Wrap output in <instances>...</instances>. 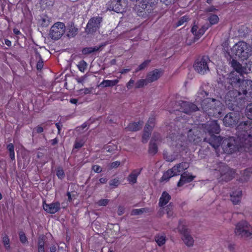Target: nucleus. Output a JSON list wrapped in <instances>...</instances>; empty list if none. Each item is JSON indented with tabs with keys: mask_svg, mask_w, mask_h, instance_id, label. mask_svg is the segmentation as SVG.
Here are the masks:
<instances>
[{
	"mask_svg": "<svg viewBox=\"0 0 252 252\" xmlns=\"http://www.w3.org/2000/svg\"><path fill=\"white\" fill-rule=\"evenodd\" d=\"M198 95L196 98V102L201 101V109L207 113L209 116L219 117L223 110V105L219 100L214 98H206L202 100V97L199 95H207V94L204 91L198 93Z\"/></svg>",
	"mask_w": 252,
	"mask_h": 252,
	"instance_id": "nucleus-1",
	"label": "nucleus"
},
{
	"mask_svg": "<svg viewBox=\"0 0 252 252\" xmlns=\"http://www.w3.org/2000/svg\"><path fill=\"white\" fill-rule=\"evenodd\" d=\"M184 131L183 128H178V130L175 128L171 130L167 137L168 145L177 153L185 151L189 147V142L186 141V137L183 134Z\"/></svg>",
	"mask_w": 252,
	"mask_h": 252,
	"instance_id": "nucleus-2",
	"label": "nucleus"
},
{
	"mask_svg": "<svg viewBox=\"0 0 252 252\" xmlns=\"http://www.w3.org/2000/svg\"><path fill=\"white\" fill-rule=\"evenodd\" d=\"M237 138L243 146L250 143L252 139V121L248 120L243 121L238 125L236 128Z\"/></svg>",
	"mask_w": 252,
	"mask_h": 252,
	"instance_id": "nucleus-3",
	"label": "nucleus"
},
{
	"mask_svg": "<svg viewBox=\"0 0 252 252\" xmlns=\"http://www.w3.org/2000/svg\"><path fill=\"white\" fill-rule=\"evenodd\" d=\"M239 90H233L228 91L224 97V101L226 106L231 110L238 112L240 108L241 101L239 100L243 99Z\"/></svg>",
	"mask_w": 252,
	"mask_h": 252,
	"instance_id": "nucleus-4",
	"label": "nucleus"
},
{
	"mask_svg": "<svg viewBox=\"0 0 252 252\" xmlns=\"http://www.w3.org/2000/svg\"><path fill=\"white\" fill-rule=\"evenodd\" d=\"M234 55L242 60H247L252 55V48L246 42L240 41L236 43L232 48Z\"/></svg>",
	"mask_w": 252,
	"mask_h": 252,
	"instance_id": "nucleus-5",
	"label": "nucleus"
},
{
	"mask_svg": "<svg viewBox=\"0 0 252 252\" xmlns=\"http://www.w3.org/2000/svg\"><path fill=\"white\" fill-rule=\"evenodd\" d=\"M221 146L223 152L228 154L236 152L239 149V147L246 148V146H243L240 142L239 143L233 137L224 139L221 143Z\"/></svg>",
	"mask_w": 252,
	"mask_h": 252,
	"instance_id": "nucleus-6",
	"label": "nucleus"
},
{
	"mask_svg": "<svg viewBox=\"0 0 252 252\" xmlns=\"http://www.w3.org/2000/svg\"><path fill=\"white\" fill-rule=\"evenodd\" d=\"M234 233L240 237L252 238V227L248 222L242 220L236 224Z\"/></svg>",
	"mask_w": 252,
	"mask_h": 252,
	"instance_id": "nucleus-7",
	"label": "nucleus"
},
{
	"mask_svg": "<svg viewBox=\"0 0 252 252\" xmlns=\"http://www.w3.org/2000/svg\"><path fill=\"white\" fill-rule=\"evenodd\" d=\"M241 76H243V74H238L237 72L235 71H231L228 74L226 81L230 85L228 86L229 89H241L242 82L245 80L244 79L241 78Z\"/></svg>",
	"mask_w": 252,
	"mask_h": 252,
	"instance_id": "nucleus-8",
	"label": "nucleus"
},
{
	"mask_svg": "<svg viewBox=\"0 0 252 252\" xmlns=\"http://www.w3.org/2000/svg\"><path fill=\"white\" fill-rule=\"evenodd\" d=\"M66 27L65 24L61 22L55 23L50 28L49 36L54 40L60 39L65 33Z\"/></svg>",
	"mask_w": 252,
	"mask_h": 252,
	"instance_id": "nucleus-9",
	"label": "nucleus"
},
{
	"mask_svg": "<svg viewBox=\"0 0 252 252\" xmlns=\"http://www.w3.org/2000/svg\"><path fill=\"white\" fill-rule=\"evenodd\" d=\"M210 62V60L207 56L197 59L193 64L194 70L200 74L203 75L207 73L209 71L208 63Z\"/></svg>",
	"mask_w": 252,
	"mask_h": 252,
	"instance_id": "nucleus-10",
	"label": "nucleus"
},
{
	"mask_svg": "<svg viewBox=\"0 0 252 252\" xmlns=\"http://www.w3.org/2000/svg\"><path fill=\"white\" fill-rule=\"evenodd\" d=\"M198 110L199 108L196 105L191 102L180 100L176 102L173 111H179L189 114Z\"/></svg>",
	"mask_w": 252,
	"mask_h": 252,
	"instance_id": "nucleus-11",
	"label": "nucleus"
},
{
	"mask_svg": "<svg viewBox=\"0 0 252 252\" xmlns=\"http://www.w3.org/2000/svg\"><path fill=\"white\" fill-rule=\"evenodd\" d=\"M158 1V0H142L138 5H136L135 9L139 15H142V13L144 11L149 13L156 7Z\"/></svg>",
	"mask_w": 252,
	"mask_h": 252,
	"instance_id": "nucleus-12",
	"label": "nucleus"
},
{
	"mask_svg": "<svg viewBox=\"0 0 252 252\" xmlns=\"http://www.w3.org/2000/svg\"><path fill=\"white\" fill-rule=\"evenodd\" d=\"M219 171L220 173V180L225 182L231 180L234 177L235 171L223 163H220Z\"/></svg>",
	"mask_w": 252,
	"mask_h": 252,
	"instance_id": "nucleus-13",
	"label": "nucleus"
},
{
	"mask_svg": "<svg viewBox=\"0 0 252 252\" xmlns=\"http://www.w3.org/2000/svg\"><path fill=\"white\" fill-rule=\"evenodd\" d=\"M239 90L242 95L241 98L246 100L252 99V81L250 80L243 81L241 89Z\"/></svg>",
	"mask_w": 252,
	"mask_h": 252,
	"instance_id": "nucleus-14",
	"label": "nucleus"
},
{
	"mask_svg": "<svg viewBox=\"0 0 252 252\" xmlns=\"http://www.w3.org/2000/svg\"><path fill=\"white\" fill-rule=\"evenodd\" d=\"M102 18L99 16L94 17L89 21L86 28V32L87 33H91L95 32L100 27Z\"/></svg>",
	"mask_w": 252,
	"mask_h": 252,
	"instance_id": "nucleus-15",
	"label": "nucleus"
},
{
	"mask_svg": "<svg viewBox=\"0 0 252 252\" xmlns=\"http://www.w3.org/2000/svg\"><path fill=\"white\" fill-rule=\"evenodd\" d=\"M179 229L183 234L182 239L184 243L188 247L192 246L194 243V240L186 227L183 225H180Z\"/></svg>",
	"mask_w": 252,
	"mask_h": 252,
	"instance_id": "nucleus-16",
	"label": "nucleus"
},
{
	"mask_svg": "<svg viewBox=\"0 0 252 252\" xmlns=\"http://www.w3.org/2000/svg\"><path fill=\"white\" fill-rule=\"evenodd\" d=\"M184 130H186V131L188 132V140H186V141H188L189 142V146L190 144L193 143L195 144H198L200 141V137L198 135L197 130L195 128H191L189 130L186 128V129H184Z\"/></svg>",
	"mask_w": 252,
	"mask_h": 252,
	"instance_id": "nucleus-17",
	"label": "nucleus"
},
{
	"mask_svg": "<svg viewBox=\"0 0 252 252\" xmlns=\"http://www.w3.org/2000/svg\"><path fill=\"white\" fill-rule=\"evenodd\" d=\"M205 128L207 131L208 135L214 134H219L220 129L217 121H212L208 122Z\"/></svg>",
	"mask_w": 252,
	"mask_h": 252,
	"instance_id": "nucleus-18",
	"label": "nucleus"
},
{
	"mask_svg": "<svg viewBox=\"0 0 252 252\" xmlns=\"http://www.w3.org/2000/svg\"><path fill=\"white\" fill-rule=\"evenodd\" d=\"M221 140L222 139L220 136H216L215 134L208 135L204 139V141L208 142L215 149L220 146Z\"/></svg>",
	"mask_w": 252,
	"mask_h": 252,
	"instance_id": "nucleus-19",
	"label": "nucleus"
},
{
	"mask_svg": "<svg viewBox=\"0 0 252 252\" xmlns=\"http://www.w3.org/2000/svg\"><path fill=\"white\" fill-rule=\"evenodd\" d=\"M238 119L237 112H230L224 117L223 122L225 126H229L235 125L238 122Z\"/></svg>",
	"mask_w": 252,
	"mask_h": 252,
	"instance_id": "nucleus-20",
	"label": "nucleus"
},
{
	"mask_svg": "<svg viewBox=\"0 0 252 252\" xmlns=\"http://www.w3.org/2000/svg\"><path fill=\"white\" fill-rule=\"evenodd\" d=\"M44 210L48 213L55 214L59 211L60 209V204L58 202H53L50 204H43Z\"/></svg>",
	"mask_w": 252,
	"mask_h": 252,
	"instance_id": "nucleus-21",
	"label": "nucleus"
},
{
	"mask_svg": "<svg viewBox=\"0 0 252 252\" xmlns=\"http://www.w3.org/2000/svg\"><path fill=\"white\" fill-rule=\"evenodd\" d=\"M229 64L234 69L233 71L237 72L238 74H243L246 73V68L243 67L242 64L234 59L230 61Z\"/></svg>",
	"mask_w": 252,
	"mask_h": 252,
	"instance_id": "nucleus-22",
	"label": "nucleus"
},
{
	"mask_svg": "<svg viewBox=\"0 0 252 252\" xmlns=\"http://www.w3.org/2000/svg\"><path fill=\"white\" fill-rule=\"evenodd\" d=\"M162 72L158 69H156L153 71L149 72L147 76L146 79L149 83L157 80L161 75Z\"/></svg>",
	"mask_w": 252,
	"mask_h": 252,
	"instance_id": "nucleus-23",
	"label": "nucleus"
},
{
	"mask_svg": "<svg viewBox=\"0 0 252 252\" xmlns=\"http://www.w3.org/2000/svg\"><path fill=\"white\" fill-rule=\"evenodd\" d=\"M107 43H104L101 44L98 46H95L94 47H86L84 48L82 50V53L83 55H88L92 53L99 51L101 50V48L105 46Z\"/></svg>",
	"mask_w": 252,
	"mask_h": 252,
	"instance_id": "nucleus-24",
	"label": "nucleus"
},
{
	"mask_svg": "<svg viewBox=\"0 0 252 252\" xmlns=\"http://www.w3.org/2000/svg\"><path fill=\"white\" fill-rule=\"evenodd\" d=\"M193 179V176H189L186 172H184L181 175L180 180L178 182L177 186L181 187L185 183L190 182Z\"/></svg>",
	"mask_w": 252,
	"mask_h": 252,
	"instance_id": "nucleus-25",
	"label": "nucleus"
},
{
	"mask_svg": "<svg viewBox=\"0 0 252 252\" xmlns=\"http://www.w3.org/2000/svg\"><path fill=\"white\" fill-rule=\"evenodd\" d=\"M242 195V191L240 189H238L230 195L231 200L234 204H238L241 199Z\"/></svg>",
	"mask_w": 252,
	"mask_h": 252,
	"instance_id": "nucleus-26",
	"label": "nucleus"
},
{
	"mask_svg": "<svg viewBox=\"0 0 252 252\" xmlns=\"http://www.w3.org/2000/svg\"><path fill=\"white\" fill-rule=\"evenodd\" d=\"M112 3L113 4L112 10L117 13L123 12L124 6L122 4L121 0H113Z\"/></svg>",
	"mask_w": 252,
	"mask_h": 252,
	"instance_id": "nucleus-27",
	"label": "nucleus"
},
{
	"mask_svg": "<svg viewBox=\"0 0 252 252\" xmlns=\"http://www.w3.org/2000/svg\"><path fill=\"white\" fill-rule=\"evenodd\" d=\"M171 199L170 195L166 191H163L159 198L158 205L162 207L167 204Z\"/></svg>",
	"mask_w": 252,
	"mask_h": 252,
	"instance_id": "nucleus-28",
	"label": "nucleus"
},
{
	"mask_svg": "<svg viewBox=\"0 0 252 252\" xmlns=\"http://www.w3.org/2000/svg\"><path fill=\"white\" fill-rule=\"evenodd\" d=\"M189 167V165L187 162H182L175 165L173 167V170L177 172V174L179 175L180 173L184 170L187 169Z\"/></svg>",
	"mask_w": 252,
	"mask_h": 252,
	"instance_id": "nucleus-29",
	"label": "nucleus"
},
{
	"mask_svg": "<svg viewBox=\"0 0 252 252\" xmlns=\"http://www.w3.org/2000/svg\"><path fill=\"white\" fill-rule=\"evenodd\" d=\"M142 125L143 123L140 122L137 123H130L128 125V126L126 127V129L128 131H137L141 128Z\"/></svg>",
	"mask_w": 252,
	"mask_h": 252,
	"instance_id": "nucleus-30",
	"label": "nucleus"
},
{
	"mask_svg": "<svg viewBox=\"0 0 252 252\" xmlns=\"http://www.w3.org/2000/svg\"><path fill=\"white\" fill-rule=\"evenodd\" d=\"M141 170H135L133 171L128 177V181L132 184L135 183L136 182L137 178Z\"/></svg>",
	"mask_w": 252,
	"mask_h": 252,
	"instance_id": "nucleus-31",
	"label": "nucleus"
},
{
	"mask_svg": "<svg viewBox=\"0 0 252 252\" xmlns=\"http://www.w3.org/2000/svg\"><path fill=\"white\" fill-rule=\"evenodd\" d=\"M151 127H152L151 126ZM152 130V128H149L147 126L145 127L144 133L142 135V141L143 143H145L148 141Z\"/></svg>",
	"mask_w": 252,
	"mask_h": 252,
	"instance_id": "nucleus-32",
	"label": "nucleus"
},
{
	"mask_svg": "<svg viewBox=\"0 0 252 252\" xmlns=\"http://www.w3.org/2000/svg\"><path fill=\"white\" fill-rule=\"evenodd\" d=\"M176 175H177V172H176L175 170H173V168H172L164 173L161 179L163 181L168 180L171 177Z\"/></svg>",
	"mask_w": 252,
	"mask_h": 252,
	"instance_id": "nucleus-33",
	"label": "nucleus"
},
{
	"mask_svg": "<svg viewBox=\"0 0 252 252\" xmlns=\"http://www.w3.org/2000/svg\"><path fill=\"white\" fill-rule=\"evenodd\" d=\"M155 239L159 246H161L165 243L166 236L164 234L157 235Z\"/></svg>",
	"mask_w": 252,
	"mask_h": 252,
	"instance_id": "nucleus-34",
	"label": "nucleus"
},
{
	"mask_svg": "<svg viewBox=\"0 0 252 252\" xmlns=\"http://www.w3.org/2000/svg\"><path fill=\"white\" fill-rule=\"evenodd\" d=\"M149 152L151 154L155 155L158 152L157 143L153 141H150L149 144Z\"/></svg>",
	"mask_w": 252,
	"mask_h": 252,
	"instance_id": "nucleus-35",
	"label": "nucleus"
},
{
	"mask_svg": "<svg viewBox=\"0 0 252 252\" xmlns=\"http://www.w3.org/2000/svg\"><path fill=\"white\" fill-rule=\"evenodd\" d=\"M6 149L8 150L10 158L12 160H15L14 147L12 143H9L7 145Z\"/></svg>",
	"mask_w": 252,
	"mask_h": 252,
	"instance_id": "nucleus-36",
	"label": "nucleus"
},
{
	"mask_svg": "<svg viewBox=\"0 0 252 252\" xmlns=\"http://www.w3.org/2000/svg\"><path fill=\"white\" fill-rule=\"evenodd\" d=\"M35 52L36 57L39 59L37 63L36 68L37 70H41L43 67V61L39 53L37 50Z\"/></svg>",
	"mask_w": 252,
	"mask_h": 252,
	"instance_id": "nucleus-37",
	"label": "nucleus"
},
{
	"mask_svg": "<svg viewBox=\"0 0 252 252\" xmlns=\"http://www.w3.org/2000/svg\"><path fill=\"white\" fill-rule=\"evenodd\" d=\"M148 84L149 82H148L146 78L145 79H140L135 83V88L136 89L142 88L147 85Z\"/></svg>",
	"mask_w": 252,
	"mask_h": 252,
	"instance_id": "nucleus-38",
	"label": "nucleus"
},
{
	"mask_svg": "<svg viewBox=\"0 0 252 252\" xmlns=\"http://www.w3.org/2000/svg\"><path fill=\"white\" fill-rule=\"evenodd\" d=\"M208 20L209 21L210 25L211 26L217 24L219 22V18L217 15L211 14L208 17Z\"/></svg>",
	"mask_w": 252,
	"mask_h": 252,
	"instance_id": "nucleus-39",
	"label": "nucleus"
},
{
	"mask_svg": "<svg viewBox=\"0 0 252 252\" xmlns=\"http://www.w3.org/2000/svg\"><path fill=\"white\" fill-rule=\"evenodd\" d=\"M68 33H67V36L69 37H74L75 36L77 33V29L75 28L73 26H71L68 28Z\"/></svg>",
	"mask_w": 252,
	"mask_h": 252,
	"instance_id": "nucleus-40",
	"label": "nucleus"
},
{
	"mask_svg": "<svg viewBox=\"0 0 252 252\" xmlns=\"http://www.w3.org/2000/svg\"><path fill=\"white\" fill-rule=\"evenodd\" d=\"M246 113L248 118L252 120V103L248 104L246 109Z\"/></svg>",
	"mask_w": 252,
	"mask_h": 252,
	"instance_id": "nucleus-41",
	"label": "nucleus"
},
{
	"mask_svg": "<svg viewBox=\"0 0 252 252\" xmlns=\"http://www.w3.org/2000/svg\"><path fill=\"white\" fill-rule=\"evenodd\" d=\"M77 66L80 71L84 72L85 70L87 68V63L85 61L81 60L78 63Z\"/></svg>",
	"mask_w": 252,
	"mask_h": 252,
	"instance_id": "nucleus-42",
	"label": "nucleus"
},
{
	"mask_svg": "<svg viewBox=\"0 0 252 252\" xmlns=\"http://www.w3.org/2000/svg\"><path fill=\"white\" fill-rule=\"evenodd\" d=\"M147 209L141 208V209H135L131 211V215H141L145 212H146Z\"/></svg>",
	"mask_w": 252,
	"mask_h": 252,
	"instance_id": "nucleus-43",
	"label": "nucleus"
},
{
	"mask_svg": "<svg viewBox=\"0 0 252 252\" xmlns=\"http://www.w3.org/2000/svg\"><path fill=\"white\" fill-rule=\"evenodd\" d=\"M163 156L166 161L172 162L176 159V157L174 155H169L167 152L163 153Z\"/></svg>",
	"mask_w": 252,
	"mask_h": 252,
	"instance_id": "nucleus-44",
	"label": "nucleus"
},
{
	"mask_svg": "<svg viewBox=\"0 0 252 252\" xmlns=\"http://www.w3.org/2000/svg\"><path fill=\"white\" fill-rule=\"evenodd\" d=\"M56 175L59 179L62 180L65 177V174L63 170L61 167H59L57 170Z\"/></svg>",
	"mask_w": 252,
	"mask_h": 252,
	"instance_id": "nucleus-45",
	"label": "nucleus"
},
{
	"mask_svg": "<svg viewBox=\"0 0 252 252\" xmlns=\"http://www.w3.org/2000/svg\"><path fill=\"white\" fill-rule=\"evenodd\" d=\"M2 242L5 248L8 250L10 248V241L7 235H5L2 238Z\"/></svg>",
	"mask_w": 252,
	"mask_h": 252,
	"instance_id": "nucleus-46",
	"label": "nucleus"
},
{
	"mask_svg": "<svg viewBox=\"0 0 252 252\" xmlns=\"http://www.w3.org/2000/svg\"><path fill=\"white\" fill-rule=\"evenodd\" d=\"M150 62V60H146L144 61L143 63H142L141 64H140L137 68L135 70V72H137L140 70L144 69L145 68H146L149 63Z\"/></svg>",
	"mask_w": 252,
	"mask_h": 252,
	"instance_id": "nucleus-47",
	"label": "nucleus"
},
{
	"mask_svg": "<svg viewBox=\"0 0 252 252\" xmlns=\"http://www.w3.org/2000/svg\"><path fill=\"white\" fill-rule=\"evenodd\" d=\"M151 141L155 142L157 143L161 142V138L160 134L158 133H154Z\"/></svg>",
	"mask_w": 252,
	"mask_h": 252,
	"instance_id": "nucleus-48",
	"label": "nucleus"
},
{
	"mask_svg": "<svg viewBox=\"0 0 252 252\" xmlns=\"http://www.w3.org/2000/svg\"><path fill=\"white\" fill-rule=\"evenodd\" d=\"M189 19V17L187 16H183L179 20L178 23H177V26H180L184 25L186 22L188 21Z\"/></svg>",
	"mask_w": 252,
	"mask_h": 252,
	"instance_id": "nucleus-49",
	"label": "nucleus"
},
{
	"mask_svg": "<svg viewBox=\"0 0 252 252\" xmlns=\"http://www.w3.org/2000/svg\"><path fill=\"white\" fill-rule=\"evenodd\" d=\"M43 130L44 129L42 127L40 126H38L33 129L32 132V136H33L36 133H41L43 131Z\"/></svg>",
	"mask_w": 252,
	"mask_h": 252,
	"instance_id": "nucleus-50",
	"label": "nucleus"
},
{
	"mask_svg": "<svg viewBox=\"0 0 252 252\" xmlns=\"http://www.w3.org/2000/svg\"><path fill=\"white\" fill-rule=\"evenodd\" d=\"M45 237L42 235L39 236L38 238V246H44Z\"/></svg>",
	"mask_w": 252,
	"mask_h": 252,
	"instance_id": "nucleus-51",
	"label": "nucleus"
},
{
	"mask_svg": "<svg viewBox=\"0 0 252 252\" xmlns=\"http://www.w3.org/2000/svg\"><path fill=\"white\" fill-rule=\"evenodd\" d=\"M19 234L20 242L23 244L26 243L27 242V238L25 234L23 232H20Z\"/></svg>",
	"mask_w": 252,
	"mask_h": 252,
	"instance_id": "nucleus-52",
	"label": "nucleus"
},
{
	"mask_svg": "<svg viewBox=\"0 0 252 252\" xmlns=\"http://www.w3.org/2000/svg\"><path fill=\"white\" fill-rule=\"evenodd\" d=\"M109 86H110V80H103L98 85V87H100V88H105V87H109Z\"/></svg>",
	"mask_w": 252,
	"mask_h": 252,
	"instance_id": "nucleus-53",
	"label": "nucleus"
},
{
	"mask_svg": "<svg viewBox=\"0 0 252 252\" xmlns=\"http://www.w3.org/2000/svg\"><path fill=\"white\" fill-rule=\"evenodd\" d=\"M154 123H155L154 118H149L147 124H146L145 126H147L149 127V128H151V126L152 130L153 127L154 126Z\"/></svg>",
	"mask_w": 252,
	"mask_h": 252,
	"instance_id": "nucleus-54",
	"label": "nucleus"
},
{
	"mask_svg": "<svg viewBox=\"0 0 252 252\" xmlns=\"http://www.w3.org/2000/svg\"><path fill=\"white\" fill-rule=\"evenodd\" d=\"M109 202V200L107 199H103L99 200L97 202V204L100 206H104L108 204Z\"/></svg>",
	"mask_w": 252,
	"mask_h": 252,
	"instance_id": "nucleus-55",
	"label": "nucleus"
},
{
	"mask_svg": "<svg viewBox=\"0 0 252 252\" xmlns=\"http://www.w3.org/2000/svg\"><path fill=\"white\" fill-rule=\"evenodd\" d=\"M92 169L96 173H100L102 171V168L98 165H94L92 167Z\"/></svg>",
	"mask_w": 252,
	"mask_h": 252,
	"instance_id": "nucleus-56",
	"label": "nucleus"
},
{
	"mask_svg": "<svg viewBox=\"0 0 252 252\" xmlns=\"http://www.w3.org/2000/svg\"><path fill=\"white\" fill-rule=\"evenodd\" d=\"M84 145V143L82 141H75L74 145V148L75 149H79L81 147H82Z\"/></svg>",
	"mask_w": 252,
	"mask_h": 252,
	"instance_id": "nucleus-57",
	"label": "nucleus"
},
{
	"mask_svg": "<svg viewBox=\"0 0 252 252\" xmlns=\"http://www.w3.org/2000/svg\"><path fill=\"white\" fill-rule=\"evenodd\" d=\"M134 82H135L134 80H133L132 79H130V80L126 84V87L127 88V89H131L133 87V85L134 84Z\"/></svg>",
	"mask_w": 252,
	"mask_h": 252,
	"instance_id": "nucleus-58",
	"label": "nucleus"
},
{
	"mask_svg": "<svg viewBox=\"0 0 252 252\" xmlns=\"http://www.w3.org/2000/svg\"><path fill=\"white\" fill-rule=\"evenodd\" d=\"M120 182L119 179H114L111 181V187H116L119 186Z\"/></svg>",
	"mask_w": 252,
	"mask_h": 252,
	"instance_id": "nucleus-59",
	"label": "nucleus"
},
{
	"mask_svg": "<svg viewBox=\"0 0 252 252\" xmlns=\"http://www.w3.org/2000/svg\"><path fill=\"white\" fill-rule=\"evenodd\" d=\"M121 164V162L119 161H116L111 162V169L116 168L119 167Z\"/></svg>",
	"mask_w": 252,
	"mask_h": 252,
	"instance_id": "nucleus-60",
	"label": "nucleus"
},
{
	"mask_svg": "<svg viewBox=\"0 0 252 252\" xmlns=\"http://www.w3.org/2000/svg\"><path fill=\"white\" fill-rule=\"evenodd\" d=\"M217 10V9L214 6H211L205 9V12H215Z\"/></svg>",
	"mask_w": 252,
	"mask_h": 252,
	"instance_id": "nucleus-61",
	"label": "nucleus"
},
{
	"mask_svg": "<svg viewBox=\"0 0 252 252\" xmlns=\"http://www.w3.org/2000/svg\"><path fill=\"white\" fill-rule=\"evenodd\" d=\"M204 33L203 30H202L200 28L198 31H197V34L196 35L195 38L197 39H199L201 36H202Z\"/></svg>",
	"mask_w": 252,
	"mask_h": 252,
	"instance_id": "nucleus-62",
	"label": "nucleus"
},
{
	"mask_svg": "<svg viewBox=\"0 0 252 252\" xmlns=\"http://www.w3.org/2000/svg\"><path fill=\"white\" fill-rule=\"evenodd\" d=\"M55 125H56V127L58 129V134H60L61 133L62 127H63V125L61 123L58 122V123H57L55 124Z\"/></svg>",
	"mask_w": 252,
	"mask_h": 252,
	"instance_id": "nucleus-63",
	"label": "nucleus"
},
{
	"mask_svg": "<svg viewBox=\"0 0 252 252\" xmlns=\"http://www.w3.org/2000/svg\"><path fill=\"white\" fill-rule=\"evenodd\" d=\"M197 29H198L197 26L194 25L192 27L191 30L192 33L195 35V37L197 34Z\"/></svg>",
	"mask_w": 252,
	"mask_h": 252,
	"instance_id": "nucleus-64",
	"label": "nucleus"
}]
</instances>
